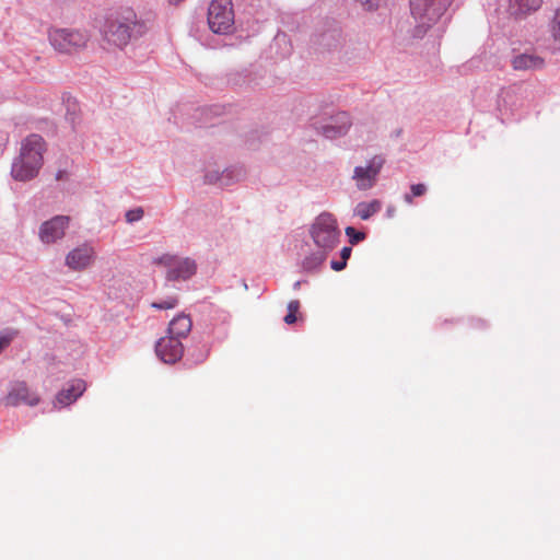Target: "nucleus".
Segmentation results:
<instances>
[{
    "mask_svg": "<svg viewBox=\"0 0 560 560\" xmlns=\"http://www.w3.org/2000/svg\"><path fill=\"white\" fill-rule=\"evenodd\" d=\"M362 4L364 10L366 11H373L376 10L381 3L382 0H357Z\"/></svg>",
    "mask_w": 560,
    "mask_h": 560,
    "instance_id": "obj_35",
    "label": "nucleus"
},
{
    "mask_svg": "<svg viewBox=\"0 0 560 560\" xmlns=\"http://www.w3.org/2000/svg\"><path fill=\"white\" fill-rule=\"evenodd\" d=\"M182 0H170L171 3H174V4H177L178 2H180Z\"/></svg>",
    "mask_w": 560,
    "mask_h": 560,
    "instance_id": "obj_42",
    "label": "nucleus"
},
{
    "mask_svg": "<svg viewBox=\"0 0 560 560\" xmlns=\"http://www.w3.org/2000/svg\"><path fill=\"white\" fill-rule=\"evenodd\" d=\"M393 211H394L393 209H387V215L392 217L393 215Z\"/></svg>",
    "mask_w": 560,
    "mask_h": 560,
    "instance_id": "obj_41",
    "label": "nucleus"
},
{
    "mask_svg": "<svg viewBox=\"0 0 560 560\" xmlns=\"http://www.w3.org/2000/svg\"><path fill=\"white\" fill-rule=\"evenodd\" d=\"M62 104L66 107V120L70 122L72 128H74L77 121L79 120L80 107L74 97L69 93H63L62 95Z\"/></svg>",
    "mask_w": 560,
    "mask_h": 560,
    "instance_id": "obj_22",
    "label": "nucleus"
},
{
    "mask_svg": "<svg viewBox=\"0 0 560 560\" xmlns=\"http://www.w3.org/2000/svg\"><path fill=\"white\" fill-rule=\"evenodd\" d=\"M221 187H228L241 180L245 176L242 166H230L221 172Z\"/></svg>",
    "mask_w": 560,
    "mask_h": 560,
    "instance_id": "obj_24",
    "label": "nucleus"
},
{
    "mask_svg": "<svg viewBox=\"0 0 560 560\" xmlns=\"http://www.w3.org/2000/svg\"><path fill=\"white\" fill-rule=\"evenodd\" d=\"M328 254L317 249L310 253L300 262V271L306 275H317L320 272Z\"/></svg>",
    "mask_w": 560,
    "mask_h": 560,
    "instance_id": "obj_20",
    "label": "nucleus"
},
{
    "mask_svg": "<svg viewBox=\"0 0 560 560\" xmlns=\"http://www.w3.org/2000/svg\"><path fill=\"white\" fill-rule=\"evenodd\" d=\"M192 320L189 315L180 313L175 316L168 324L167 336L176 337V339L186 338L191 331Z\"/></svg>",
    "mask_w": 560,
    "mask_h": 560,
    "instance_id": "obj_18",
    "label": "nucleus"
},
{
    "mask_svg": "<svg viewBox=\"0 0 560 560\" xmlns=\"http://www.w3.org/2000/svg\"><path fill=\"white\" fill-rule=\"evenodd\" d=\"M304 283H307V280L305 279H302V280H298L293 283V290H299L301 288L302 284Z\"/></svg>",
    "mask_w": 560,
    "mask_h": 560,
    "instance_id": "obj_40",
    "label": "nucleus"
},
{
    "mask_svg": "<svg viewBox=\"0 0 560 560\" xmlns=\"http://www.w3.org/2000/svg\"><path fill=\"white\" fill-rule=\"evenodd\" d=\"M448 20H450V16H445V19H444V21H443V24H445V23H446V21H448Z\"/></svg>",
    "mask_w": 560,
    "mask_h": 560,
    "instance_id": "obj_43",
    "label": "nucleus"
},
{
    "mask_svg": "<svg viewBox=\"0 0 560 560\" xmlns=\"http://www.w3.org/2000/svg\"><path fill=\"white\" fill-rule=\"evenodd\" d=\"M504 93V90H501V93L499 94V97H502Z\"/></svg>",
    "mask_w": 560,
    "mask_h": 560,
    "instance_id": "obj_46",
    "label": "nucleus"
},
{
    "mask_svg": "<svg viewBox=\"0 0 560 560\" xmlns=\"http://www.w3.org/2000/svg\"><path fill=\"white\" fill-rule=\"evenodd\" d=\"M144 215V211L141 207H137V208H133V209H130L126 212L125 217H126V221L128 223H135V222H138L140 221Z\"/></svg>",
    "mask_w": 560,
    "mask_h": 560,
    "instance_id": "obj_32",
    "label": "nucleus"
},
{
    "mask_svg": "<svg viewBox=\"0 0 560 560\" xmlns=\"http://www.w3.org/2000/svg\"><path fill=\"white\" fill-rule=\"evenodd\" d=\"M427 191V186L424 184H413L410 187V194H406L404 196V200L407 203H412L413 197L423 196Z\"/></svg>",
    "mask_w": 560,
    "mask_h": 560,
    "instance_id": "obj_29",
    "label": "nucleus"
},
{
    "mask_svg": "<svg viewBox=\"0 0 560 560\" xmlns=\"http://www.w3.org/2000/svg\"><path fill=\"white\" fill-rule=\"evenodd\" d=\"M197 312L202 316L197 325L202 328V335L212 339V342L222 343L229 337L230 314L210 302H200L196 305Z\"/></svg>",
    "mask_w": 560,
    "mask_h": 560,
    "instance_id": "obj_3",
    "label": "nucleus"
},
{
    "mask_svg": "<svg viewBox=\"0 0 560 560\" xmlns=\"http://www.w3.org/2000/svg\"><path fill=\"white\" fill-rule=\"evenodd\" d=\"M39 402V397L30 390L25 382H15L5 397L8 406H19L21 404L28 406H36Z\"/></svg>",
    "mask_w": 560,
    "mask_h": 560,
    "instance_id": "obj_13",
    "label": "nucleus"
},
{
    "mask_svg": "<svg viewBox=\"0 0 560 560\" xmlns=\"http://www.w3.org/2000/svg\"><path fill=\"white\" fill-rule=\"evenodd\" d=\"M347 267L346 260L342 259H331L330 260V268L335 271H341Z\"/></svg>",
    "mask_w": 560,
    "mask_h": 560,
    "instance_id": "obj_36",
    "label": "nucleus"
},
{
    "mask_svg": "<svg viewBox=\"0 0 560 560\" xmlns=\"http://www.w3.org/2000/svg\"><path fill=\"white\" fill-rule=\"evenodd\" d=\"M471 325L474 327L480 328V329L487 327V324H486V322L483 319H474Z\"/></svg>",
    "mask_w": 560,
    "mask_h": 560,
    "instance_id": "obj_38",
    "label": "nucleus"
},
{
    "mask_svg": "<svg viewBox=\"0 0 560 560\" xmlns=\"http://www.w3.org/2000/svg\"><path fill=\"white\" fill-rule=\"evenodd\" d=\"M273 47H282V51L280 54L281 58L288 57L292 51V45L290 43L288 35L285 33H281V32H279L275 36V38L272 40L271 48H273Z\"/></svg>",
    "mask_w": 560,
    "mask_h": 560,
    "instance_id": "obj_26",
    "label": "nucleus"
},
{
    "mask_svg": "<svg viewBox=\"0 0 560 560\" xmlns=\"http://www.w3.org/2000/svg\"><path fill=\"white\" fill-rule=\"evenodd\" d=\"M49 42L59 52L72 54L86 45L88 36L79 31L58 28L49 32Z\"/></svg>",
    "mask_w": 560,
    "mask_h": 560,
    "instance_id": "obj_8",
    "label": "nucleus"
},
{
    "mask_svg": "<svg viewBox=\"0 0 560 560\" xmlns=\"http://www.w3.org/2000/svg\"><path fill=\"white\" fill-rule=\"evenodd\" d=\"M221 172L219 170L207 171L205 174L206 184H219L221 186Z\"/></svg>",
    "mask_w": 560,
    "mask_h": 560,
    "instance_id": "obj_34",
    "label": "nucleus"
},
{
    "mask_svg": "<svg viewBox=\"0 0 560 560\" xmlns=\"http://www.w3.org/2000/svg\"><path fill=\"white\" fill-rule=\"evenodd\" d=\"M300 310V301L292 300L288 303L287 307V315L284 316L283 320L288 325H292L298 320L296 313Z\"/></svg>",
    "mask_w": 560,
    "mask_h": 560,
    "instance_id": "obj_27",
    "label": "nucleus"
},
{
    "mask_svg": "<svg viewBox=\"0 0 560 560\" xmlns=\"http://www.w3.org/2000/svg\"><path fill=\"white\" fill-rule=\"evenodd\" d=\"M382 210V202L378 199H373L369 202L361 201L357 203L353 209V215L359 217L361 220L368 221L373 215Z\"/></svg>",
    "mask_w": 560,
    "mask_h": 560,
    "instance_id": "obj_21",
    "label": "nucleus"
},
{
    "mask_svg": "<svg viewBox=\"0 0 560 560\" xmlns=\"http://www.w3.org/2000/svg\"><path fill=\"white\" fill-rule=\"evenodd\" d=\"M16 335L18 331L15 330L0 332V353L10 346Z\"/></svg>",
    "mask_w": 560,
    "mask_h": 560,
    "instance_id": "obj_31",
    "label": "nucleus"
},
{
    "mask_svg": "<svg viewBox=\"0 0 560 560\" xmlns=\"http://www.w3.org/2000/svg\"><path fill=\"white\" fill-rule=\"evenodd\" d=\"M93 257V249L89 246H80L72 249L66 257V265L73 270L86 268Z\"/></svg>",
    "mask_w": 560,
    "mask_h": 560,
    "instance_id": "obj_16",
    "label": "nucleus"
},
{
    "mask_svg": "<svg viewBox=\"0 0 560 560\" xmlns=\"http://www.w3.org/2000/svg\"><path fill=\"white\" fill-rule=\"evenodd\" d=\"M454 0H410V11L418 22L415 36L422 37L427 31L446 15Z\"/></svg>",
    "mask_w": 560,
    "mask_h": 560,
    "instance_id": "obj_4",
    "label": "nucleus"
},
{
    "mask_svg": "<svg viewBox=\"0 0 560 560\" xmlns=\"http://www.w3.org/2000/svg\"><path fill=\"white\" fill-rule=\"evenodd\" d=\"M208 25L214 34L226 35L234 27L232 0H212L208 8Z\"/></svg>",
    "mask_w": 560,
    "mask_h": 560,
    "instance_id": "obj_7",
    "label": "nucleus"
},
{
    "mask_svg": "<svg viewBox=\"0 0 560 560\" xmlns=\"http://www.w3.org/2000/svg\"><path fill=\"white\" fill-rule=\"evenodd\" d=\"M504 93V90H501V93L499 94V97H502Z\"/></svg>",
    "mask_w": 560,
    "mask_h": 560,
    "instance_id": "obj_47",
    "label": "nucleus"
},
{
    "mask_svg": "<svg viewBox=\"0 0 560 560\" xmlns=\"http://www.w3.org/2000/svg\"><path fill=\"white\" fill-rule=\"evenodd\" d=\"M178 304V300L176 296H170L165 300L155 301L151 304V307L155 310H171L176 307Z\"/></svg>",
    "mask_w": 560,
    "mask_h": 560,
    "instance_id": "obj_30",
    "label": "nucleus"
},
{
    "mask_svg": "<svg viewBox=\"0 0 560 560\" xmlns=\"http://www.w3.org/2000/svg\"><path fill=\"white\" fill-rule=\"evenodd\" d=\"M224 107L221 105H211L205 107H198L195 110L194 118L199 122V126L206 125L211 117L219 116L223 113Z\"/></svg>",
    "mask_w": 560,
    "mask_h": 560,
    "instance_id": "obj_23",
    "label": "nucleus"
},
{
    "mask_svg": "<svg viewBox=\"0 0 560 560\" xmlns=\"http://www.w3.org/2000/svg\"><path fill=\"white\" fill-rule=\"evenodd\" d=\"M310 235L316 247L329 254L340 243L341 232L336 218L329 212L317 215L310 226Z\"/></svg>",
    "mask_w": 560,
    "mask_h": 560,
    "instance_id": "obj_5",
    "label": "nucleus"
},
{
    "mask_svg": "<svg viewBox=\"0 0 560 560\" xmlns=\"http://www.w3.org/2000/svg\"><path fill=\"white\" fill-rule=\"evenodd\" d=\"M545 60L535 54L523 52L512 57L511 66L516 71H533L541 69Z\"/></svg>",
    "mask_w": 560,
    "mask_h": 560,
    "instance_id": "obj_17",
    "label": "nucleus"
},
{
    "mask_svg": "<svg viewBox=\"0 0 560 560\" xmlns=\"http://www.w3.org/2000/svg\"><path fill=\"white\" fill-rule=\"evenodd\" d=\"M345 232L351 245H357L366 238V234L364 232L358 231L353 226H347Z\"/></svg>",
    "mask_w": 560,
    "mask_h": 560,
    "instance_id": "obj_28",
    "label": "nucleus"
},
{
    "mask_svg": "<svg viewBox=\"0 0 560 560\" xmlns=\"http://www.w3.org/2000/svg\"><path fill=\"white\" fill-rule=\"evenodd\" d=\"M46 151L44 138L37 133L27 136L21 144L20 155L13 160L11 175L15 180L27 182L36 177L43 166Z\"/></svg>",
    "mask_w": 560,
    "mask_h": 560,
    "instance_id": "obj_2",
    "label": "nucleus"
},
{
    "mask_svg": "<svg viewBox=\"0 0 560 560\" xmlns=\"http://www.w3.org/2000/svg\"><path fill=\"white\" fill-rule=\"evenodd\" d=\"M145 33V24L138 19L132 8L120 7L110 10L103 25L104 38L112 45L124 48L131 40Z\"/></svg>",
    "mask_w": 560,
    "mask_h": 560,
    "instance_id": "obj_1",
    "label": "nucleus"
},
{
    "mask_svg": "<svg viewBox=\"0 0 560 560\" xmlns=\"http://www.w3.org/2000/svg\"><path fill=\"white\" fill-rule=\"evenodd\" d=\"M86 388V384L83 380H73L67 387L62 388L56 396V402L60 407H66L74 402L79 397L82 396Z\"/></svg>",
    "mask_w": 560,
    "mask_h": 560,
    "instance_id": "obj_15",
    "label": "nucleus"
},
{
    "mask_svg": "<svg viewBox=\"0 0 560 560\" xmlns=\"http://www.w3.org/2000/svg\"><path fill=\"white\" fill-rule=\"evenodd\" d=\"M69 218L66 215H56L42 223L39 228V238L43 243L51 244L65 235Z\"/></svg>",
    "mask_w": 560,
    "mask_h": 560,
    "instance_id": "obj_12",
    "label": "nucleus"
},
{
    "mask_svg": "<svg viewBox=\"0 0 560 560\" xmlns=\"http://www.w3.org/2000/svg\"><path fill=\"white\" fill-rule=\"evenodd\" d=\"M153 262L165 267V280L167 283L187 281L196 275L198 268L195 259L172 254H163L155 258Z\"/></svg>",
    "mask_w": 560,
    "mask_h": 560,
    "instance_id": "obj_6",
    "label": "nucleus"
},
{
    "mask_svg": "<svg viewBox=\"0 0 560 560\" xmlns=\"http://www.w3.org/2000/svg\"><path fill=\"white\" fill-rule=\"evenodd\" d=\"M352 121L347 112H337L326 124H315V129L327 139H337L348 133Z\"/></svg>",
    "mask_w": 560,
    "mask_h": 560,
    "instance_id": "obj_9",
    "label": "nucleus"
},
{
    "mask_svg": "<svg viewBox=\"0 0 560 560\" xmlns=\"http://www.w3.org/2000/svg\"><path fill=\"white\" fill-rule=\"evenodd\" d=\"M542 0H509L508 13L516 21H522L540 9Z\"/></svg>",
    "mask_w": 560,
    "mask_h": 560,
    "instance_id": "obj_14",
    "label": "nucleus"
},
{
    "mask_svg": "<svg viewBox=\"0 0 560 560\" xmlns=\"http://www.w3.org/2000/svg\"><path fill=\"white\" fill-rule=\"evenodd\" d=\"M352 253V248L350 246H345L340 250V259L348 261Z\"/></svg>",
    "mask_w": 560,
    "mask_h": 560,
    "instance_id": "obj_37",
    "label": "nucleus"
},
{
    "mask_svg": "<svg viewBox=\"0 0 560 560\" xmlns=\"http://www.w3.org/2000/svg\"><path fill=\"white\" fill-rule=\"evenodd\" d=\"M504 93V90H501V93L499 94V97H502Z\"/></svg>",
    "mask_w": 560,
    "mask_h": 560,
    "instance_id": "obj_45",
    "label": "nucleus"
},
{
    "mask_svg": "<svg viewBox=\"0 0 560 560\" xmlns=\"http://www.w3.org/2000/svg\"><path fill=\"white\" fill-rule=\"evenodd\" d=\"M67 172L66 171H62V170H59L57 173H56V179L57 180H62L63 178L67 177Z\"/></svg>",
    "mask_w": 560,
    "mask_h": 560,
    "instance_id": "obj_39",
    "label": "nucleus"
},
{
    "mask_svg": "<svg viewBox=\"0 0 560 560\" xmlns=\"http://www.w3.org/2000/svg\"><path fill=\"white\" fill-rule=\"evenodd\" d=\"M384 163L385 159L382 155H375L365 166L354 167L353 178L357 179V186L360 190H366L374 186Z\"/></svg>",
    "mask_w": 560,
    "mask_h": 560,
    "instance_id": "obj_10",
    "label": "nucleus"
},
{
    "mask_svg": "<svg viewBox=\"0 0 560 560\" xmlns=\"http://www.w3.org/2000/svg\"><path fill=\"white\" fill-rule=\"evenodd\" d=\"M551 33L556 40H560V8L556 10L551 21Z\"/></svg>",
    "mask_w": 560,
    "mask_h": 560,
    "instance_id": "obj_33",
    "label": "nucleus"
},
{
    "mask_svg": "<svg viewBox=\"0 0 560 560\" xmlns=\"http://www.w3.org/2000/svg\"><path fill=\"white\" fill-rule=\"evenodd\" d=\"M400 132H401V130H397V131L395 132V136H396V137H398V136L400 135Z\"/></svg>",
    "mask_w": 560,
    "mask_h": 560,
    "instance_id": "obj_44",
    "label": "nucleus"
},
{
    "mask_svg": "<svg viewBox=\"0 0 560 560\" xmlns=\"http://www.w3.org/2000/svg\"><path fill=\"white\" fill-rule=\"evenodd\" d=\"M340 33L338 30L325 32L318 36V44L327 49L336 47L339 42Z\"/></svg>",
    "mask_w": 560,
    "mask_h": 560,
    "instance_id": "obj_25",
    "label": "nucleus"
},
{
    "mask_svg": "<svg viewBox=\"0 0 560 560\" xmlns=\"http://www.w3.org/2000/svg\"><path fill=\"white\" fill-rule=\"evenodd\" d=\"M215 342L206 341L203 339H200L196 345L189 347L186 352V362L190 364H200L203 363L211 351L212 345Z\"/></svg>",
    "mask_w": 560,
    "mask_h": 560,
    "instance_id": "obj_19",
    "label": "nucleus"
},
{
    "mask_svg": "<svg viewBox=\"0 0 560 560\" xmlns=\"http://www.w3.org/2000/svg\"><path fill=\"white\" fill-rule=\"evenodd\" d=\"M155 353L162 362L174 364L183 358L184 346L176 337L165 336L156 341Z\"/></svg>",
    "mask_w": 560,
    "mask_h": 560,
    "instance_id": "obj_11",
    "label": "nucleus"
}]
</instances>
